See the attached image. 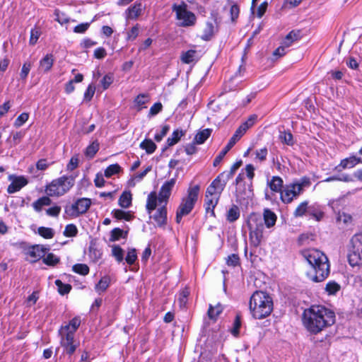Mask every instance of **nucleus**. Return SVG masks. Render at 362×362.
Returning <instances> with one entry per match:
<instances>
[{"label":"nucleus","mask_w":362,"mask_h":362,"mask_svg":"<svg viewBox=\"0 0 362 362\" xmlns=\"http://www.w3.org/2000/svg\"><path fill=\"white\" fill-rule=\"evenodd\" d=\"M303 322L309 332L317 334L334 323L335 314L324 306L313 305L304 311Z\"/></svg>","instance_id":"obj_1"},{"label":"nucleus","mask_w":362,"mask_h":362,"mask_svg":"<svg viewBox=\"0 0 362 362\" xmlns=\"http://www.w3.org/2000/svg\"><path fill=\"white\" fill-rule=\"evenodd\" d=\"M301 255L311 267V270L307 272L310 280L322 282L327 278L330 272V264L327 257L322 252L308 249L302 251Z\"/></svg>","instance_id":"obj_2"},{"label":"nucleus","mask_w":362,"mask_h":362,"mask_svg":"<svg viewBox=\"0 0 362 362\" xmlns=\"http://www.w3.org/2000/svg\"><path fill=\"white\" fill-rule=\"evenodd\" d=\"M250 310L255 319H264L269 316L273 310V300L266 292L255 291L250 298Z\"/></svg>","instance_id":"obj_3"},{"label":"nucleus","mask_w":362,"mask_h":362,"mask_svg":"<svg viewBox=\"0 0 362 362\" xmlns=\"http://www.w3.org/2000/svg\"><path fill=\"white\" fill-rule=\"evenodd\" d=\"M247 226L249 230V238L252 245L258 247L264 239V223L261 214H250L247 218Z\"/></svg>","instance_id":"obj_4"},{"label":"nucleus","mask_w":362,"mask_h":362,"mask_svg":"<svg viewBox=\"0 0 362 362\" xmlns=\"http://www.w3.org/2000/svg\"><path fill=\"white\" fill-rule=\"evenodd\" d=\"M199 186L194 185L189 187L187 194L182 199L176 212V222L180 223L182 217L188 215L193 209L198 199Z\"/></svg>","instance_id":"obj_5"},{"label":"nucleus","mask_w":362,"mask_h":362,"mask_svg":"<svg viewBox=\"0 0 362 362\" xmlns=\"http://www.w3.org/2000/svg\"><path fill=\"white\" fill-rule=\"evenodd\" d=\"M74 177L72 176H62L53 180L45 187V193L49 197H61L68 192L74 185Z\"/></svg>","instance_id":"obj_6"},{"label":"nucleus","mask_w":362,"mask_h":362,"mask_svg":"<svg viewBox=\"0 0 362 362\" xmlns=\"http://www.w3.org/2000/svg\"><path fill=\"white\" fill-rule=\"evenodd\" d=\"M172 11L175 13L178 26L187 28L196 24L197 17L193 12L188 10V6L185 1H182L180 4H174Z\"/></svg>","instance_id":"obj_7"},{"label":"nucleus","mask_w":362,"mask_h":362,"mask_svg":"<svg viewBox=\"0 0 362 362\" xmlns=\"http://www.w3.org/2000/svg\"><path fill=\"white\" fill-rule=\"evenodd\" d=\"M348 261L351 267L362 265V233H356L351 238Z\"/></svg>","instance_id":"obj_8"},{"label":"nucleus","mask_w":362,"mask_h":362,"mask_svg":"<svg viewBox=\"0 0 362 362\" xmlns=\"http://www.w3.org/2000/svg\"><path fill=\"white\" fill-rule=\"evenodd\" d=\"M58 334L60 337V345L64 349V353L69 356H72L79 346V341L74 339L75 334L60 332L59 331H58Z\"/></svg>","instance_id":"obj_9"},{"label":"nucleus","mask_w":362,"mask_h":362,"mask_svg":"<svg viewBox=\"0 0 362 362\" xmlns=\"http://www.w3.org/2000/svg\"><path fill=\"white\" fill-rule=\"evenodd\" d=\"M301 194L300 188L298 189L296 186L291 183L286 185L281 192V200L284 204L291 203L294 199H296Z\"/></svg>","instance_id":"obj_10"},{"label":"nucleus","mask_w":362,"mask_h":362,"mask_svg":"<svg viewBox=\"0 0 362 362\" xmlns=\"http://www.w3.org/2000/svg\"><path fill=\"white\" fill-rule=\"evenodd\" d=\"M176 183V178H172L170 180L166 181L161 186L158 193V202L160 204L164 203L167 204L168 199L171 194L173 188Z\"/></svg>","instance_id":"obj_11"},{"label":"nucleus","mask_w":362,"mask_h":362,"mask_svg":"<svg viewBox=\"0 0 362 362\" xmlns=\"http://www.w3.org/2000/svg\"><path fill=\"white\" fill-rule=\"evenodd\" d=\"M49 248L40 245H36L30 247L28 251L27 255L32 258V262H35L45 256Z\"/></svg>","instance_id":"obj_12"},{"label":"nucleus","mask_w":362,"mask_h":362,"mask_svg":"<svg viewBox=\"0 0 362 362\" xmlns=\"http://www.w3.org/2000/svg\"><path fill=\"white\" fill-rule=\"evenodd\" d=\"M9 178L10 180H12L11 183L7 188V192L9 194H13L19 191L21 188L28 184L27 180L22 176L13 177L11 175Z\"/></svg>","instance_id":"obj_13"},{"label":"nucleus","mask_w":362,"mask_h":362,"mask_svg":"<svg viewBox=\"0 0 362 362\" xmlns=\"http://www.w3.org/2000/svg\"><path fill=\"white\" fill-rule=\"evenodd\" d=\"M358 163H362V158L352 156L341 160L340 163L336 166L335 170L340 172L346 168H352Z\"/></svg>","instance_id":"obj_14"},{"label":"nucleus","mask_w":362,"mask_h":362,"mask_svg":"<svg viewBox=\"0 0 362 362\" xmlns=\"http://www.w3.org/2000/svg\"><path fill=\"white\" fill-rule=\"evenodd\" d=\"M143 11L141 2L136 1L132 6H129L125 11L127 20L136 19L141 16Z\"/></svg>","instance_id":"obj_15"},{"label":"nucleus","mask_w":362,"mask_h":362,"mask_svg":"<svg viewBox=\"0 0 362 362\" xmlns=\"http://www.w3.org/2000/svg\"><path fill=\"white\" fill-rule=\"evenodd\" d=\"M159 227H163L167 223V208L166 204L158 208L152 216H151Z\"/></svg>","instance_id":"obj_16"},{"label":"nucleus","mask_w":362,"mask_h":362,"mask_svg":"<svg viewBox=\"0 0 362 362\" xmlns=\"http://www.w3.org/2000/svg\"><path fill=\"white\" fill-rule=\"evenodd\" d=\"M81 319L79 317H74L68 325H62L59 331L60 332L69 333L71 334H75L77 329L80 326Z\"/></svg>","instance_id":"obj_17"},{"label":"nucleus","mask_w":362,"mask_h":362,"mask_svg":"<svg viewBox=\"0 0 362 362\" xmlns=\"http://www.w3.org/2000/svg\"><path fill=\"white\" fill-rule=\"evenodd\" d=\"M263 222L267 228H271L275 226L277 216L274 212L269 209H264L263 211Z\"/></svg>","instance_id":"obj_18"},{"label":"nucleus","mask_w":362,"mask_h":362,"mask_svg":"<svg viewBox=\"0 0 362 362\" xmlns=\"http://www.w3.org/2000/svg\"><path fill=\"white\" fill-rule=\"evenodd\" d=\"M284 181L279 176H273L270 180L267 181V185L270 189L276 193H280L284 189Z\"/></svg>","instance_id":"obj_19"},{"label":"nucleus","mask_w":362,"mask_h":362,"mask_svg":"<svg viewBox=\"0 0 362 362\" xmlns=\"http://www.w3.org/2000/svg\"><path fill=\"white\" fill-rule=\"evenodd\" d=\"M158 196L156 192H151L147 197L146 208L148 214H151L156 209Z\"/></svg>","instance_id":"obj_20"},{"label":"nucleus","mask_w":362,"mask_h":362,"mask_svg":"<svg viewBox=\"0 0 362 362\" xmlns=\"http://www.w3.org/2000/svg\"><path fill=\"white\" fill-rule=\"evenodd\" d=\"M211 132L212 129L209 128L199 131L194 138V144H204L211 136Z\"/></svg>","instance_id":"obj_21"},{"label":"nucleus","mask_w":362,"mask_h":362,"mask_svg":"<svg viewBox=\"0 0 362 362\" xmlns=\"http://www.w3.org/2000/svg\"><path fill=\"white\" fill-rule=\"evenodd\" d=\"M228 180L225 177V173H221L211 183L213 186L216 189L218 193H221L225 188Z\"/></svg>","instance_id":"obj_22"},{"label":"nucleus","mask_w":362,"mask_h":362,"mask_svg":"<svg viewBox=\"0 0 362 362\" xmlns=\"http://www.w3.org/2000/svg\"><path fill=\"white\" fill-rule=\"evenodd\" d=\"M80 214L86 213L91 205V200L88 198H80L75 202Z\"/></svg>","instance_id":"obj_23"},{"label":"nucleus","mask_w":362,"mask_h":362,"mask_svg":"<svg viewBox=\"0 0 362 362\" xmlns=\"http://www.w3.org/2000/svg\"><path fill=\"white\" fill-rule=\"evenodd\" d=\"M54 59L52 54H47L40 62V69L44 72H47L53 66Z\"/></svg>","instance_id":"obj_24"},{"label":"nucleus","mask_w":362,"mask_h":362,"mask_svg":"<svg viewBox=\"0 0 362 362\" xmlns=\"http://www.w3.org/2000/svg\"><path fill=\"white\" fill-rule=\"evenodd\" d=\"M132 197L130 192H123L122 194L120 195L119 200H118V204L122 208H129L132 204Z\"/></svg>","instance_id":"obj_25"},{"label":"nucleus","mask_w":362,"mask_h":362,"mask_svg":"<svg viewBox=\"0 0 362 362\" xmlns=\"http://www.w3.org/2000/svg\"><path fill=\"white\" fill-rule=\"evenodd\" d=\"M185 134V131L182 129H175L173 131L171 136L167 139V144L168 146H172L176 144L180 139V138Z\"/></svg>","instance_id":"obj_26"},{"label":"nucleus","mask_w":362,"mask_h":362,"mask_svg":"<svg viewBox=\"0 0 362 362\" xmlns=\"http://www.w3.org/2000/svg\"><path fill=\"white\" fill-rule=\"evenodd\" d=\"M235 144L230 139L229 140L227 145L222 149V151L218 153V155L215 158L214 160V166H217L221 161L223 160L226 154L231 149V148Z\"/></svg>","instance_id":"obj_27"},{"label":"nucleus","mask_w":362,"mask_h":362,"mask_svg":"<svg viewBox=\"0 0 362 362\" xmlns=\"http://www.w3.org/2000/svg\"><path fill=\"white\" fill-rule=\"evenodd\" d=\"M214 34V26L212 23L207 22L206 23L205 28L203 30V34L201 36V38L204 41L210 40Z\"/></svg>","instance_id":"obj_28"},{"label":"nucleus","mask_w":362,"mask_h":362,"mask_svg":"<svg viewBox=\"0 0 362 362\" xmlns=\"http://www.w3.org/2000/svg\"><path fill=\"white\" fill-rule=\"evenodd\" d=\"M52 204V200L49 197H42L33 203V206L36 211H40L42 206H49Z\"/></svg>","instance_id":"obj_29"},{"label":"nucleus","mask_w":362,"mask_h":362,"mask_svg":"<svg viewBox=\"0 0 362 362\" xmlns=\"http://www.w3.org/2000/svg\"><path fill=\"white\" fill-rule=\"evenodd\" d=\"M141 149L146 151L148 154L153 153L156 149V144L151 139H144L139 145Z\"/></svg>","instance_id":"obj_30"},{"label":"nucleus","mask_w":362,"mask_h":362,"mask_svg":"<svg viewBox=\"0 0 362 362\" xmlns=\"http://www.w3.org/2000/svg\"><path fill=\"white\" fill-rule=\"evenodd\" d=\"M240 217V210L238 206L233 205L232 207L228 211L226 214L227 220L233 223L238 220Z\"/></svg>","instance_id":"obj_31"},{"label":"nucleus","mask_w":362,"mask_h":362,"mask_svg":"<svg viewBox=\"0 0 362 362\" xmlns=\"http://www.w3.org/2000/svg\"><path fill=\"white\" fill-rule=\"evenodd\" d=\"M325 289L328 295H335L341 289V286L334 281H330L327 283Z\"/></svg>","instance_id":"obj_32"},{"label":"nucleus","mask_w":362,"mask_h":362,"mask_svg":"<svg viewBox=\"0 0 362 362\" xmlns=\"http://www.w3.org/2000/svg\"><path fill=\"white\" fill-rule=\"evenodd\" d=\"M112 214L113 216L118 220L124 219L126 221H130L133 217L129 212H126L121 209H115L112 211Z\"/></svg>","instance_id":"obj_33"},{"label":"nucleus","mask_w":362,"mask_h":362,"mask_svg":"<svg viewBox=\"0 0 362 362\" xmlns=\"http://www.w3.org/2000/svg\"><path fill=\"white\" fill-rule=\"evenodd\" d=\"M60 261L59 257L54 255L53 253H48L47 255L43 257L42 262L48 265L54 267L57 265Z\"/></svg>","instance_id":"obj_34"},{"label":"nucleus","mask_w":362,"mask_h":362,"mask_svg":"<svg viewBox=\"0 0 362 362\" xmlns=\"http://www.w3.org/2000/svg\"><path fill=\"white\" fill-rule=\"evenodd\" d=\"M127 235V232H124L123 230L119 228H115L111 231L110 240L112 242L117 241L121 238H125Z\"/></svg>","instance_id":"obj_35"},{"label":"nucleus","mask_w":362,"mask_h":362,"mask_svg":"<svg viewBox=\"0 0 362 362\" xmlns=\"http://www.w3.org/2000/svg\"><path fill=\"white\" fill-rule=\"evenodd\" d=\"M37 233L40 236L46 239H51L54 235V231L52 228L43 226L37 228Z\"/></svg>","instance_id":"obj_36"},{"label":"nucleus","mask_w":362,"mask_h":362,"mask_svg":"<svg viewBox=\"0 0 362 362\" xmlns=\"http://www.w3.org/2000/svg\"><path fill=\"white\" fill-rule=\"evenodd\" d=\"M195 54L196 51L193 49H189L185 52H183L180 57L181 61L184 64H189L194 61Z\"/></svg>","instance_id":"obj_37"},{"label":"nucleus","mask_w":362,"mask_h":362,"mask_svg":"<svg viewBox=\"0 0 362 362\" xmlns=\"http://www.w3.org/2000/svg\"><path fill=\"white\" fill-rule=\"evenodd\" d=\"M72 270L76 274L86 276L89 273V267L86 264H76L72 267Z\"/></svg>","instance_id":"obj_38"},{"label":"nucleus","mask_w":362,"mask_h":362,"mask_svg":"<svg viewBox=\"0 0 362 362\" xmlns=\"http://www.w3.org/2000/svg\"><path fill=\"white\" fill-rule=\"evenodd\" d=\"M121 167L117 163L109 165L105 170L104 175L106 177H110L112 175L117 174L120 172Z\"/></svg>","instance_id":"obj_39"},{"label":"nucleus","mask_w":362,"mask_h":362,"mask_svg":"<svg viewBox=\"0 0 362 362\" xmlns=\"http://www.w3.org/2000/svg\"><path fill=\"white\" fill-rule=\"evenodd\" d=\"M55 284L57 286L58 291L61 295L69 293L71 289V286L70 284H64L59 279L55 281Z\"/></svg>","instance_id":"obj_40"},{"label":"nucleus","mask_w":362,"mask_h":362,"mask_svg":"<svg viewBox=\"0 0 362 362\" xmlns=\"http://www.w3.org/2000/svg\"><path fill=\"white\" fill-rule=\"evenodd\" d=\"M98 150L99 144L97 141H94L86 148L85 154L89 158H93Z\"/></svg>","instance_id":"obj_41"},{"label":"nucleus","mask_w":362,"mask_h":362,"mask_svg":"<svg viewBox=\"0 0 362 362\" xmlns=\"http://www.w3.org/2000/svg\"><path fill=\"white\" fill-rule=\"evenodd\" d=\"M54 16L56 17L55 21L61 25L68 23L70 21V18L64 13L61 12L59 9H55Z\"/></svg>","instance_id":"obj_42"},{"label":"nucleus","mask_w":362,"mask_h":362,"mask_svg":"<svg viewBox=\"0 0 362 362\" xmlns=\"http://www.w3.org/2000/svg\"><path fill=\"white\" fill-rule=\"evenodd\" d=\"M308 202L307 201L301 202L294 211L293 215L296 217H299L305 215V213L308 211Z\"/></svg>","instance_id":"obj_43"},{"label":"nucleus","mask_w":362,"mask_h":362,"mask_svg":"<svg viewBox=\"0 0 362 362\" xmlns=\"http://www.w3.org/2000/svg\"><path fill=\"white\" fill-rule=\"evenodd\" d=\"M112 254L117 262H121L124 259V250L119 245H113L112 247Z\"/></svg>","instance_id":"obj_44"},{"label":"nucleus","mask_w":362,"mask_h":362,"mask_svg":"<svg viewBox=\"0 0 362 362\" xmlns=\"http://www.w3.org/2000/svg\"><path fill=\"white\" fill-rule=\"evenodd\" d=\"M78 233V229L76 225L70 223L66 226L64 230V235L66 237H75Z\"/></svg>","instance_id":"obj_45"},{"label":"nucleus","mask_w":362,"mask_h":362,"mask_svg":"<svg viewBox=\"0 0 362 362\" xmlns=\"http://www.w3.org/2000/svg\"><path fill=\"white\" fill-rule=\"evenodd\" d=\"M110 285V278L107 276H104L101 278L98 284L95 286V289L98 291H105Z\"/></svg>","instance_id":"obj_46"},{"label":"nucleus","mask_w":362,"mask_h":362,"mask_svg":"<svg viewBox=\"0 0 362 362\" xmlns=\"http://www.w3.org/2000/svg\"><path fill=\"white\" fill-rule=\"evenodd\" d=\"M293 184L296 186V187H297L298 189L300 188V192L302 193L303 191V188L309 187L311 182L310 178L307 177H303L300 178V180L298 182H293Z\"/></svg>","instance_id":"obj_47"},{"label":"nucleus","mask_w":362,"mask_h":362,"mask_svg":"<svg viewBox=\"0 0 362 362\" xmlns=\"http://www.w3.org/2000/svg\"><path fill=\"white\" fill-rule=\"evenodd\" d=\"M64 214L70 217H78L80 215L75 203L71 206H66L64 209Z\"/></svg>","instance_id":"obj_48"},{"label":"nucleus","mask_w":362,"mask_h":362,"mask_svg":"<svg viewBox=\"0 0 362 362\" xmlns=\"http://www.w3.org/2000/svg\"><path fill=\"white\" fill-rule=\"evenodd\" d=\"M242 160L237 161L230 167L229 171L223 172L222 173H225V177L228 180H230L233 176L236 170L242 165Z\"/></svg>","instance_id":"obj_49"},{"label":"nucleus","mask_w":362,"mask_h":362,"mask_svg":"<svg viewBox=\"0 0 362 362\" xmlns=\"http://www.w3.org/2000/svg\"><path fill=\"white\" fill-rule=\"evenodd\" d=\"M255 158L259 162H264L267 159L268 150L267 147L260 149H257L255 152Z\"/></svg>","instance_id":"obj_50"},{"label":"nucleus","mask_w":362,"mask_h":362,"mask_svg":"<svg viewBox=\"0 0 362 362\" xmlns=\"http://www.w3.org/2000/svg\"><path fill=\"white\" fill-rule=\"evenodd\" d=\"M222 312V308L218 305L216 307H213L212 305L209 306L208 310L209 317L211 320H216L218 315Z\"/></svg>","instance_id":"obj_51"},{"label":"nucleus","mask_w":362,"mask_h":362,"mask_svg":"<svg viewBox=\"0 0 362 362\" xmlns=\"http://www.w3.org/2000/svg\"><path fill=\"white\" fill-rule=\"evenodd\" d=\"M137 259L136 250L134 248L129 250L125 260L129 265L133 264Z\"/></svg>","instance_id":"obj_52"},{"label":"nucleus","mask_w":362,"mask_h":362,"mask_svg":"<svg viewBox=\"0 0 362 362\" xmlns=\"http://www.w3.org/2000/svg\"><path fill=\"white\" fill-rule=\"evenodd\" d=\"M114 80L113 75L112 74H106L101 80L100 83L104 90L107 89L110 86Z\"/></svg>","instance_id":"obj_53"},{"label":"nucleus","mask_w":362,"mask_h":362,"mask_svg":"<svg viewBox=\"0 0 362 362\" xmlns=\"http://www.w3.org/2000/svg\"><path fill=\"white\" fill-rule=\"evenodd\" d=\"M95 91V87L93 84H90L84 93L83 100L88 102L90 101L94 95Z\"/></svg>","instance_id":"obj_54"},{"label":"nucleus","mask_w":362,"mask_h":362,"mask_svg":"<svg viewBox=\"0 0 362 362\" xmlns=\"http://www.w3.org/2000/svg\"><path fill=\"white\" fill-rule=\"evenodd\" d=\"M40 31L37 28H33L30 30V37L29 43L31 45H34L37 42L39 37L40 36Z\"/></svg>","instance_id":"obj_55"},{"label":"nucleus","mask_w":362,"mask_h":362,"mask_svg":"<svg viewBox=\"0 0 362 362\" xmlns=\"http://www.w3.org/2000/svg\"><path fill=\"white\" fill-rule=\"evenodd\" d=\"M226 264L228 266L235 267L240 264L239 256L236 254H232L226 259Z\"/></svg>","instance_id":"obj_56"},{"label":"nucleus","mask_w":362,"mask_h":362,"mask_svg":"<svg viewBox=\"0 0 362 362\" xmlns=\"http://www.w3.org/2000/svg\"><path fill=\"white\" fill-rule=\"evenodd\" d=\"M29 115L26 112L21 113L15 120L14 126L16 127H21L28 119Z\"/></svg>","instance_id":"obj_57"},{"label":"nucleus","mask_w":362,"mask_h":362,"mask_svg":"<svg viewBox=\"0 0 362 362\" xmlns=\"http://www.w3.org/2000/svg\"><path fill=\"white\" fill-rule=\"evenodd\" d=\"M280 139L282 142L286 144L288 146H292L293 144V135L290 132H283L280 135Z\"/></svg>","instance_id":"obj_58"},{"label":"nucleus","mask_w":362,"mask_h":362,"mask_svg":"<svg viewBox=\"0 0 362 362\" xmlns=\"http://www.w3.org/2000/svg\"><path fill=\"white\" fill-rule=\"evenodd\" d=\"M240 326H241L240 317L239 315H237L235 316V318L234 320L233 327L231 330V333L233 335H234L235 337H237L238 335L239 329H240Z\"/></svg>","instance_id":"obj_59"},{"label":"nucleus","mask_w":362,"mask_h":362,"mask_svg":"<svg viewBox=\"0 0 362 362\" xmlns=\"http://www.w3.org/2000/svg\"><path fill=\"white\" fill-rule=\"evenodd\" d=\"M139 25L136 24L135 26L132 27V29L128 32L127 40H134L139 35Z\"/></svg>","instance_id":"obj_60"},{"label":"nucleus","mask_w":362,"mask_h":362,"mask_svg":"<svg viewBox=\"0 0 362 362\" xmlns=\"http://www.w3.org/2000/svg\"><path fill=\"white\" fill-rule=\"evenodd\" d=\"M257 115H250L249 117V118L247 119V120H246L245 122H243L240 126L242 127H243V129L247 132V130L252 127L256 119H257Z\"/></svg>","instance_id":"obj_61"},{"label":"nucleus","mask_w":362,"mask_h":362,"mask_svg":"<svg viewBox=\"0 0 362 362\" xmlns=\"http://www.w3.org/2000/svg\"><path fill=\"white\" fill-rule=\"evenodd\" d=\"M93 21V20L90 23H83L78 24L75 26L74 28V32L76 33H84L90 27V23Z\"/></svg>","instance_id":"obj_62"},{"label":"nucleus","mask_w":362,"mask_h":362,"mask_svg":"<svg viewBox=\"0 0 362 362\" xmlns=\"http://www.w3.org/2000/svg\"><path fill=\"white\" fill-rule=\"evenodd\" d=\"M246 131L240 126L236 131L235 132L233 136L230 138V140L234 142L235 144L245 134Z\"/></svg>","instance_id":"obj_63"},{"label":"nucleus","mask_w":362,"mask_h":362,"mask_svg":"<svg viewBox=\"0 0 362 362\" xmlns=\"http://www.w3.org/2000/svg\"><path fill=\"white\" fill-rule=\"evenodd\" d=\"M163 109V105L161 103H154L151 107L150 108L148 115L149 116H155L158 113H159Z\"/></svg>","instance_id":"obj_64"}]
</instances>
